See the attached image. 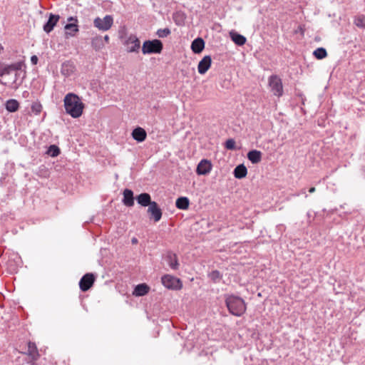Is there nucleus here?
I'll list each match as a JSON object with an SVG mask.
<instances>
[{"label":"nucleus","instance_id":"20","mask_svg":"<svg viewBox=\"0 0 365 365\" xmlns=\"http://www.w3.org/2000/svg\"><path fill=\"white\" fill-rule=\"evenodd\" d=\"M27 354L31 357L32 361H36L39 358V354L34 342L28 343Z\"/></svg>","mask_w":365,"mask_h":365},{"label":"nucleus","instance_id":"25","mask_svg":"<svg viewBox=\"0 0 365 365\" xmlns=\"http://www.w3.org/2000/svg\"><path fill=\"white\" fill-rule=\"evenodd\" d=\"M74 66L73 63L70 61H66L63 63L61 66V73L65 76H69L73 73Z\"/></svg>","mask_w":365,"mask_h":365},{"label":"nucleus","instance_id":"5","mask_svg":"<svg viewBox=\"0 0 365 365\" xmlns=\"http://www.w3.org/2000/svg\"><path fill=\"white\" fill-rule=\"evenodd\" d=\"M113 24V19L110 15H106L103 19L97 17L93 21V25L101 31H108Z\"/></svg>","mask_w":365,"mask_h":365},{"label":"nucleus","instance_id":"22","mask_svg":"<svg viewBox=\"0 0 365 365\" xmlns=\"http://www.w3.org/2000/svg\"><path fill=\"white\" fill-rule=\"evenodd\" d=\"M247 156L248 160L253 164H257L262 160V153L257 150L249 151Z\"/></svg>","mask_w":365,"mask_h":365},{"label":"nucleus","instance_id":"34","mask_svg":"<svg viewBox=\"0 0 365 365\" xmlns=\"http://www.w3.org/2000/svg\"><path fill=\"white\" fill-rule=\"evenodd\" d=\"M225 146L227 150H235L236 146H235V140L232 138H230V139L227 140L225 142Z\"/></svg>","mask_w":365,"mask_h":365},{"label":"nucleus","instance_id":"32","mask_svg":"<svg viewBox=\"0 0 365 365\" xmlns=\"http://www.w3.org/2000/svg\"><path fill=\"white\" fill-rule=\"evenodd\" d=\"M47 154L51 157H56L60 154V149L56 145H51L48 148Z\"/></svg>","mask_w":365,"mask_h":365},{"label":"nucleus","instance_id":"19","mask_svg":"<svg viewBox=\"0 0 365 365\" xmlns=\"http://www.w3.org/2000/svg\"><path fill=\"white\" fill-rule=\"evenodd\" d=\"M205 48V41L204 40L198 37L195 38L191 43V49L195 53H201Z\"/></svg>","mask_w":365,"mask_h":365},{"label":"nucleus","instance_id":"35","mask_svg":"<svg viewBox=\"0 0 365 365\" xmlns=\"http://www.w3.org/2000/svg\"><path fill=\"white\" fill-rule=\"evenodd\" d=\"M42 110V106L39 103H34L31 106V110L36 113L39 114Z\"/></svg>","mask_w":365,"mask_h":365},{"label":"nucleus","instance_id":"3","mask_svg":"<svg viewBox=\"0 0 365 365\" xmlns=\"http://www.w3.org/2000/svg\"><path fill=\"white\" fill-rule=\"evenodd\" d=\"M163 48V44L160 40H148L143 42L142 52L143 54L160 53Z\"/></svg>","mask_w":365,"mask_h":365},{"label":"nucleus","instance_id":"8","mask_svg":"<svg viewBox=\"0 0 365 365\" xmlns=\"http://www.w3.org/2000/svg\"><path fill=\"white\" fill-rule=\"evenodd\" d=\"M269 84L272 91L275 96H281L283 93L282 81L277 76H271L269 78Z\"/></svg>","mask_w":365,"mask_h":365},{"label":"nucleus","instance_id":"1","mask_svg":"<svg viewBox=\"0 0 365 365\" xmlns=\"http://www.w3.org/2000/svg\"><path fill=\"white\" fill-rule=\"evenodd\" d=\"M63 101L66 112L71 117L77 118L82 115L84 104L76 94L68 93L66 95Z\"/></svg>","mask_w":365,"mask_h":365},{"label":"nucleus","instance_id":"14","mask_svg":"<svg viewBox=\"0 0 365 365\" xmlns=\"http://www.w3.org/2000/svg\"><path fill=\"white\" fill-rule=\"evenodd\" d=\"M21 69V64L19 63H12L0 68V76L9 75L12 72H17ZM0 83L2 81L0 80Z\"/></svg>","mask_w":365,"mask_h":365},{"label":"nucleus","instance_id":"30","mask_svg":"<svg viewBox=\"0 0 365 365\" xmlns=\"http://www.w3.org/2000/svg\"><path fill=\"white\" fill-rule=\"evenodd\" d=\"M354 24L359 28L365 29V16L359 14L354 17Z\"/></svg>","mask_w":365,"mask_h":365},{"label":"nucleus","instance_id":"41","mask_svg":"<svg viewBox=\"0 0 365 365\" xmlns=\"http://www.w3.org/2000/svg\"><path fill=\"white\" fill-rule=\"evenodd\" d=\"M302 193H305L304 190H303L302 191Z\"/></svg>","mask_w":365,"mask_h":365},{"label":"nucleus","instance_id":"23","mask_svg":"<svg viewBox=\"0 0 365 365\" xmlns=\"http://www.w3.org/2000/svg\"><path fill=\"white\" fill-rule=\"evenodd\" d=\"M247 174V169L244 164L238 165L233 171V175L235 178L242 179L246 177Z\"/></svg>","mask_w":365,"mask_h":365},{"label":"nucleus","instance_id":"9","mask_svg":"<svg viewBox=\"0 0 365 365\" xmlns=\"http://www.w3.org/2000/svg\"><path fill=\"white\" fill-rule=\"evenodd\" d=\"M95 279L96 278L93 273H87L84 274L79 282L80 289L83 292L88 291L94 284Z\"/></svg>","mask_w":365,"mask_h":365},{"label":"nucleus","instance_id":"37","mask_svg":"<svg viewBox=\"0 0 365 365\" xmlns=\"http://www.w3.org/2000/svg\"><path fill=\"white\" fill-rule=\"evenodd\" d=\"M68 21H73L72 23H76L78 24V19L76 17L71 16L68 18Z\"/></svg>","mask_w":365,"mask_h":365},{"label":"nucleus","instance_id":"6","mask_svg":"<svg viewBox=\"0 0 365 365\" xmlns=\"http://www.w3.org/2000/svg\"><path fill=\"white\" fill-rule=\"evenodd\" d=\"M124 45L126 46V51L129 53L139 52L140 48V41L138 38L133 34L130 35L125 41Z\"/></svg>","mask_w":365,"mask_h":365},{"label":"nucleus","instance_id":"24","mask_svg":"<svg viewBox=\"0 0 365 365\" xmlns=\"http://www.w3.org/2000/svg\"><path fill=\"white\" fill-rule=\"evenodd\" d=\"M230 36L232 41L237 46H242L246 43V38L235 31H231Z\"/></svg>","mask_w":365,"mask_h":365},{"label":"nucleus","instance_id":"4","mask_svg":"<svg viewBox=\"0 0 365 365\" xmlns=\"http://www.w3.org/2000/svg\"><path fill=\"white\" fill-rule=\"evenodd\" d=\"M162 284L168 289L178 290L182 288V282L180 279L170 274H165L161 278Z\"/></svg>","mask_w":365,"mask_h":365},{"label":"nucleus","instance_id":"31","mask_svg":"<svg viewBox=\"0 0 365 365\" xmlns=\"http://www.w3.org/2000/svg\"><path fill=\"white\" fill-rule=\"evenodd\" d=\"M208 277L214 282H219L222 278V274L218 270H213L208 274Z\"/></svg>","mask_w":365,"mask_h":365},{"label":"nucleus","instance_id":"21","mask_svg":"<svg viewBox=\"0 0 365 365\" xmlns=\"http://www.w3.org/2000/svg\"><path fill=\"white\" fill-rule=\"evenodd\" d=\"M149 290L150 287L146 284H139L135 287L133 294L136 297H143L147 294Z\"/></svg>","mask_w":365,"mask_h":365},{"label":"nucleus","instance_id":"27","mask_svg":"<svg viewBox=\"0 0 365 365\" xmlns=\"http://www.w3.org/2000/svg\"><path fill=\"white\" fill-rule=\"evenodd\" d=\"M5 106L9 112L14 113L19 110V103L15 99H9L6 102Z\"/></svg>","mask_w":365,"mask_h":365},{"label":"nucleus","instance_id":"18","mask_svg":"<svg viewBox=\"0 0 365 365\" xmlns=\"http://www.w3.org/2000/svg\"><path fill=\"white\" fill-rule=\"evenodd\" d=\"M133 192L130 189H125L123 191V203L127 207H133L134 205Z\"/></svg>","mask_w":365,"mask_h":365},{"label":"nucleus","instance_id":"16","mask_svg":"<svg viewBox=\"0 0 365 365\" xmlns=\"http://www.w3.org/2000/svg\"><path fill=\"white\" fill-rule=\"evenodd\" d=\"M137 202L143 207H148L153 203L150 195L147 192H143L137 195L135 197Z\"/></svg>","mask_w":365,"mask_h":365},{"label":"nucleus","instance_id":"33","mask_svg":"<svg viewBox=\"0 0 365 365\" xmlns=\"http://www.w3.org/2000/svg\"><path fill=\"white\" fill-rule=\"evenodd\" d=\"M170 29L168 28L160 29L157 31L156 34L159 38H165L170 34Z\"/></svg>","mask_w":365,"mask_h":365},{"label":"nucleus","instance_id":"11","mask_svg":"<svg viewBox=\"0 0 365 365\" xmlns=\"http://www.w3.org/2000/svg\"><path fill=\"white\" fill-rule=\"evenodd\" d=\"M165 259L172 269H178L180 264L177 255L175 253L171 251H168L165 256Z\"/></svg>","mask_w":365,"mask_h":365},{"label":"nucleus","instance_id":"28","mask_svg":"<svg viewBox=\"0 0 365 365\" xmlns=\"http://www.w3.org/2000/svg\"><path fill=\"white\" fill-rule=\"evenodd\" d=\"M313 55L316 58L322 60L327 56V52L324 48L319 47L314 51Z\"/></svg>","mask_w":365,"mask_h":365},{"label":"nucleus","instance_id":"39","mask_svg":"<svg viewBox=\"0 0 365 365\" xmlns=\"http://www.w3.org/2000/svg\"><path fill=\"white\" fill-rule=\"evenodd\" d=\"M104 40H105L107 43H108V41H109V36H108V35H106V36H104Z\"/></svg>","mask_w":365,"mask_h":365},{"label":"nucleus","instance_id":"38","mask_svg":"<svg viewBox=\"0 0 365 365\" xmlns=\"http://www.w3.org/2000/svg\"><path fill=\"white\" fill-rule=\"evenodd\" d=\"M316 190L315 187H310L309 190V192L310 193H313Z\"/></svg>","mask_w":365,"mask_h":365},{"label":"nucleus","instance_id":"26","mask_svg":"<svg viewBox=\"0 0 365 365\" xmlns=\"http://www.w3.org/2000/svg\"><path fill=\"white\" fill-rule=\"evenodd\" d=\"M189 205L190 201L187 197H180L175 202V206L180 210H187Z\"/></svg>","mask_w":365,"mask_h":365},{"label":"nucleus","instance_id":"40","mask_svg":"<svg viewBox=\"0 0 365 365\" xmlns=\"http://www.w3.org/2000/svg\"><path fill=\"white\" fill-rule=\"evenodd\" d=\"M137 242H138V240H137L136 238H133V239H132V243H133V244H135V243H137Z\"/></svg>","mask_w":365,"mask_h":365},{"label":"nucleus","instance_id":"10","mask_svg":"<svg viewBox=\"0 0 365 365\" xmlns=\"http://www.w3.org/2000/svg\"><path fill=\"white\" fill-rule=\"evenodd\" d=\"M212 168L211 162L208 160L203 159L198 163L196 173L199 175H208Z\"/></svg>","mask_w":365,"mask_h":365},{"label":"nucleus","instance_id":"2","mask_svg":"<svg viewBox=\"0 0 365 365\" xmlns=\"http://www.w3.org/2000/svg\"><path fill=\"white\" fill-rule=\"evenodd\" d=\"M225 304L230 313L236 317L242 316L247 309L244 299L234 294L225 295Z\"/></svg>","mask_w":365,"mask_h":365},{"label":"nucleus","instance_id":"13","mask_svg":"<svg viewBox=\"0 0 365 365\" xmlns=\"http://www.w3.org/2000/svg\"><path fill=\"white\" fill-rule=\"evenodd\" d=\"M59 19V15L50 14L47 22L43 25V31L49 34L53 29Z\"/></svg>","mask_w":365,"mask_h":365},{"label":"nucleus","instance_id":"36","mask_svg":"<svg viewBox=\"0 0 365 365\" xmlns=\"http://www.w3.org/2000/svg\"><path fill=\"white\" fill-rule=\"evenodd\" d=\"M38 58L36 55H34L31 57V62L33 65H36L38 63Z\"/></svg>","mask_w":365,"mask_h":365},{"label":"nucleus","instance_id":"17","mask_svg":"<svg viewBox=\"0 0 365 365\" xmlns=\"http://www.w3.org/2000/svg\"><path fill=\"white\" fill-rule=\"evenodd\" d=\"M65 36L66 38L73 37L78 32V26L76 23H68L64 26Z\"/></svg>","mask_w":365,"mask_h":365},{"label":"nucleus","instance_id":"12","mask_svg":"<svg viewBox=\"0 0 365 365\" xmlns=\"http://www.w3.org/2000/svg\"><path fill=\"white\" fill-rule=\"evenodd\" d=\"M212 63V58L210 56H204L199 62L197 66L198 73L200 74H205L210 68Z\"/></svg>","mask_w":365,"mask_h":365},{"label":"nucleus","instance_id":"29","mask_svg":"<svg viewBox=\"0 0 365 365\" xmlns=\"http://www.w3.org/2000/svg\"><path fill=\"white\" fill-rule=\"evenodd\" d=\"M91 46L96 51H99L103 47V43L101 36L93 38L91 41Z\"/></svg>","mask_w":365,"mask_h":365},{"label":"nucleus","instance_id":"7","mask_svg":"<svg viewBox=\"0 0 365 365\" xmlns=\"http://www.w3.org/2000/svg\"><path fill=\"white\" fill-rule=\"evenodd\" d=\"M147 212L149 215V219L150 220H153L155 222H159L162 218V210L159 207L158 204L155 201L148 206Z\"/></svg>","mask_w":365,"mask_h":365},{"label":"nucleus","instance_id":"15","mask_svg":"<svg viewBox=\"0 0 365 365\" xmlns=\"http://www.w3.org/2000/svg\"><path fill=\"white\" fill-rule=\"evenodd\" d=\"M132 138L138 143L143 142L147 138V133L141 127L134 128L131 133Z\"/></svg>","mask_w":365,"mask_h":365}]
</instances>
